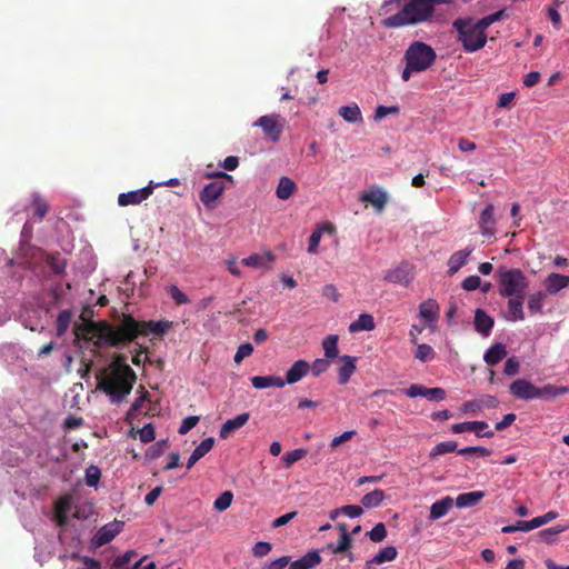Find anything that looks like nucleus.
<instances>
[{
    "instance_id": "obj_50",
    "label": "nucleus",
    "mask_w": 569,
    "mask_h": 569,
    "mask_svg": "<svg viewBox=\"0 0 569 569\" xmlns=\"http://www.w3.org/2000/svg\"><path fill=\"white\" fill-rule=\"evenodd\" d=\"M458 455H461V456H466V455H477L479 457H488L491 455V450H489L488 448L486 447H480V446H477V447H466V448H462V449H459L458 451Z\"/></svg>"
},
{
    "instance_id": "obj_2",
    "label": "nucleus",
    "mask_w": 569,
    "mask_h": 569,
    "mask_svg": "<svg viewBox=\"0 0 569 569\" xmlns=\"http://www.w3.org/2000/svg\"><path fill=\"white\" fill-rule=\"evenodd\" d=\"M433 11L435 7L430 0H410L399 12L388 17L385 20V26L388 28H399L417 24L427 21Z\"/></svg>"
},
{
    "instance_id": "obj_44",
    "label": "nucleus",
    "mask_w": 569,
    "mask_h": 569,
    "mask_svg": "<svg viewBox=\"0 0 569 569\" xmlns=\"http://www.w3.org/2000/svg\"><path fill=\"white\" fill-rule=\"evenodd\" d=\"M233 500V493L229 490L223 491L213 502V507L217 511L227 510Z\"/></svg>"
},
{
    "instance_id": "obj_34",
    "label": "nucleus",
    "mask_w": 569,
    "mask_h": 569,
    "mask_svg": "<svg viewBox=\"0 0 569 569\" xmlns=\"http://www.w3.org/2000/svg\"><path fill=\"white\" fill-rule=\"evenodd\" d=\"M507 356L506 346L498 342L491 346L485 353L483 360L489 366L499 363Z\"/></svg>"
},
{
    "instance_id": "obj_20",
    "label": "nucleus",
    "mask_w": 569,
    "mask_h": 569,
    "mask_svg": "<svg viewBox=\"0 0 569 569\" xmlns=\"http://www.w3.org/2000/svg\"><path fill=\"white\" fill-rule=\"evenodd\" d=\"M496 220L493 218V206L489 203L481 212L479 218V226L481 233L486 237H492L495 234Z\"/></svg>"
},
{
    "instance_id": "obj_58",
    "label": "nucleus",
    "mask_w": 569,
    "mask_h": 569,
    "mask_svg": "<svg viewBox=\"0 0 569 569\" xmlns=\"http://www.w3.org/2000/svg\"><path fill=\"white\" fill-rule=\"evenodd\" d=\"M427 387L422 385H411L409 388L403 389L402 392L409 398L426 397Z\"/></svg>"
},
{
    "instance_id": "obj_42",
    "label": "nucleus",
    "mask_w": 569,
    "mask_h": 569,
    "mask_svg": "<svg viewBox=\"0 0 569 569\" xmlns=\"http://www.w3.org/2000/svg\"><path fill=\"white\" fill-rule=\"evenodd\" d=\"M71 319H72V313L70 310H62L59 312L58 315V318H57V336L58 337H62L70 323H71Z\"/></svg>"
},
{
    "instance_id": "obj_48",
    "label": "nucleus",
    "mask_w": 569,
    "mask_h": 569,
    "mask_svg": "<svg viewBox=\"0 0 569 569\" xmlns=\"http://www.w3.org/2000/svg\"><path fill=\"white\" fill-rule=\"evenodd\" d=\"M101 471L97 466H89L86 469V483L89 487H96L100 480Z\"/></svg>"
},
{
    "instance_id": "obj_60",
    "label": "nucleus",
    "mask_w": 569,
    "mask_h": 569,
    "mask_svg": "<svg viewBox=\"0 0 569 569\" xmlns=\"http://www.w3.org/2000/svg\"><path fill=\"white\" fill-rule=\"evenodd\" d=\"M271 548L269 542L258 541L252 548V553L258 558H262L271 551Z\"/></svg>"
},
{
    "instance_id": "obj_59",
    "label": "nucleus",
    "mask_w": 569,
    "mask_h": 569,
    "mask_svg": "<svg viewBox=\"0 0 569 569\" xmlns=\"http://www.w3.org/2000/svg\"><path fill=\"white\" fill-rule=\"evenodd\" d=\"M169 293L177 305H183L189 302V298L183 293L177 286L172 284L169 288Z\"/></svg>"
},
{
    "instance_id": "obj_55",
    "label": "nucleus",
    "mask_w": 569,
    "mask_h": 569,
    "mask_svg": "<svg viewBox=\"0 0 569 569\" xmlns=\"http://www.w3.org/2000/svg\"><path fill=\"white\" fill-rule=\"evenodd\" d=\"M199 422L198 416H189L184 418L178 429L180 435L188 433Z\"/></svg>"
},
{
    "instance_id": "obj_19",
    "label": "nucleus",
    "mask_w": 569,
    "mask_h": 569,
    "mask_svg": "<svg viewBox=\"0 0 569 569\" xmlns=\"http://www.w3.org/2000/svg\"><path fill=\"white\" fill-rule=\"evenodd\" d=\"M322 561L318 550L307 552L303 557L289 563V569H312Z\"/></svg>"
},
{
    "instance_id": "obj_45",
    "label": "nucleus",
    "mask_w": 569,
    "mask_h": 569,
    "mask_svg": "<svg viewBox=\"0 0 569 569\" xmlns=\"http://www.w3.org/2000/svg\"><path fill=\"white\" fill-rule=\"evenodd\" d=\"M32 203L36 208V212H34L36 217L38 218V220H42L49 209L47 202L40 197L39 193L34 192L32 194Z\"/></svg>"
},
{
    "instance_id": "obj_53",
    "label": "nucleus",
    "mask_w": 569,
    "mask_h": 569,
    "mask_svg": "<svg viewBox=\"0 0 569 569\" xmlns=\"http://www.w3.org/2000/svg\"><path fill=\"white\" fill-rule=\"evenodd\" d=\"M398 112H399V107L398 106H390V107L378 106L376 111H375V120L379 121V120H382L383 118H386L389 114H396Z\"/></svg>"
},
{
    "instance_id": "obj_41",
    "label": "nucleus",
    "mask_w": 569,
    "mask_h": 569,
    "mask_svg": "<svg viewBox=\"0 0 569 569\" xmlns=\"http://www.w3.org/2000/svg\"><path fill=\"white\" fill-rule=\"evenodd\" d=\"M322 348L327 359H333L338 356V336L330 335L322 341Z\"/></svg>"
},
{
    "instance_id": "obj_1",
    "label": "nucleus",
    "mask_w": 569,
    "mask_h": 569,
    "mask_svg": "<svg viewBox=\"0 0 569 569\" xmlns=\"http://www.w3.org/2000/svg\"><path fill=\"white\" fill-rule=\"evenodd\" d=\"M137 376L134 371L117 358L109 368V372L99 381L98 389L103 391L111 403L123 402L131 392Z\"/></svg>"
},
{
    "instance_id": "obj_39",
    "label": "nucleus",
    "mask_w": 569,
    "mask_h": 569,
    "mask_svg": "<svg viewBox=\"0 0 569 569\" xmlns=\"http://www.w3.org/2000/svg\"><path fill=\"white\" fill-rule=\"evenodd\" d=\"M568 528H569V525H557L551 528H547V529L539 531L538 535L542 541L550 545V543L555 542L556 537L559 533L566 531Z\"/></svg>"
},
{
    "instance_id": "obj_4",
    "label": "nucleus",
    "mask_w": 569,
    "mask_h": 569,
    "mask_svg": "<svg viewBox=\"0 0 569 569\" xmlns=\"http://www.w3.org/2000/svg\"><path fill=\"white\" fill-rule=\"evenodd\" d=\"M498 291L501 297L525 296L529 282L522 270L499 267L496 271Z\"/></svg>"
},
{
    "instance_id": "obj_49",
    "label": "nucleus",
    "mask_w": 569,
    "mask_h": 569,
    "mask_svg": "<svg viewBox=\"0 0 569 569\" xmlns=\"http://www.w3.org/2000/svg\"><path fill=\"white\" fill-rule=\"evenodd\" d=\"M506 13L505 9H501L495 13L488 14L481 19H479V26L483 27L486 30L488 27H490L492 23L498 22L503 19Z\"/></svg>"
},
{
    "instance_id": "obj_7",
    "label": "nucleus",
    "mask_w": 569,
    "mask_h": 569,
    "mask_svg": "<svg viewBox=\"0 0 569 569\" xmlns=\"http://www.w3.org/2000/svg\"><path fill=\"white\" fill-rule=\"evenodd\" d=\"M385 280L408 287L413 280V267L408 262H402L395 269L389 270L385 276Z\"/></svg>"
},
{
    "instance_id": "obj_35",
    "label": "nucleus",
    "mask_w": 569,
    "mask_h": 569,
    "mask_svg": "<svg viewBox=\"0 0 569 569\" xmlns=\"http://www.w3.org/2000/svg\"><path fill=\"white\" fill-rule=\"evenodd\" d=\"M297 189L296 182L289 177H281L276 190V194L280 200L289 199Z\"/></svg>"
},
{
    "instance_id": "obj_9",
    "label": "nucleus",
    "mask_w": 569,
    "mask_h": 569,
    "mask_svg": "<svg viewBox=\"0 0 569 569\" xmlns=\"http://www.w3.org/2000/svg\"><path fill=\"white\" fill-rule=\"evenodd\" d=\"M510 392L521 400L538 399L539 387L527 379H517L510 385Z\"/></svg>"
},
{
    "instance_id": "obj_10",
    "label": "nucleus",
    "mask_w": 569,
    "mask_h": 569,
    "mask_svg": "<svg viewBox=\"0 0 569 569\" xmlns=\"http://www.w3.org/2000/svg\"><path fill=\"white\" fill-rule=\"evenodd\" d=\"M453 433H462L466 431H472L477 437L492 438L495 432L489 429V426L485 421H465L455 423L451 426Z\"/></svg>"
},
{
    "instance_id": "obj_5",
    "label": "nucleus",
    "mask_w": 569,
    "mask_h": 569,
    "mask_svg": "<svg viewBox=\"0 0 569 569\" xmlns=\"http://www.w3.org/2000/svg\"><path fill=\"white\" fill-rule=\"evenodd\" d=\"M403 58L406 62L410 63L411 69L422 72L435 63L437 53L431 46L422 41H413L407 48Z\"/></svg>"
},
{
    "instance_id": "obj_54",
    "label": "nucleus",
    "mask_w": 569,
    "mask_h": 569,
    "mask_svg": "<svg viewBox=\"0 0 569 569\" xmlns=\"http://www.w3.org/2000/svg\"><path fill=\"white\" fill-rule=\"evenodd\" d=\"M329 366H330V363H329L328 359L319 358V359H316L312 362V365H310V370L313 376L318 377L321 373L326 372L328 370Z\"/></svg>"
},
{
    "instance_id": "obj_64",
    "label": "nucleus",
    "mask_w": 569,
    "mask_h": 569,
    "mask_svg": "<svg viewBox=\"0 0 569 569\" xmlns=\"http://www.w3.org/2000/svg\"><path fill=\"white\" fill-rule=\"evenodd\" d=\"M290 560L289 556H282L269 562L266 569H284L290 563Z\"/></svg>"
},
{
    "instance_id": "obj_17",
    "label": "nucleus",
    "mask_w": 569,
    "mask_h": 569,
    "mask_svg": "<svg viewBox=\"0 0 569 569\" xmlns=\"http://www.w3.org/2000/svg\"><path fill=\"white\" fill-rule=\"evenodd\" d=\"M250 415L248 412L240 413L237 417L227 420L220 428L219 437L221 439H227L236 430L243 427L249 421Z\"/></svg>"
},
{
    "instance_id": "obj_24",
    "label": "nucleus",
    "mask_w": 569,
    "mask_h": 569,
    "mask_svg": "<svg viewBox=\"0 0 569 569\" xmlns=\"http://www.w3.org/2000/svg\"><path fill=\"white\" fill-rule=\"evenodd\" d=\"M473 248H466L453 252L448 260V272L455 274L459 269L467 263L468 257L472 253Z\"/></svg>"
},
{
    "instance_id": "obj_14",
    "label": "nucleus",
    "mask_w": 569,
    "mask_h": 569,
    "mask_svg": "<svg viewBox=\"0 0 569 569\" xmlns=\"http://www.w3.org/2000/svg\"><path fill=\"white\" fill-rule=\"evenodd\" d=\"M276 260V256L271 251L263 253H253L242 259L241 263L249 268L268 271L271 269V263Z\"/></svg>"
},
{
    "instance_id": "obj_57",
    "label": "nucleus",
    "mask_w": 569,
    "mask_h": 569,
    "mask_svg": "<svg viewBox=\"0 0 569 569\" xmlns=\"http://www.w3.org/2000/svg\"><path fill=\"white\" fill-rule=\"evenodd\" d=\"M425 398L431 401H442L446 399V391L439 387L427 388Z\"/></svg>"
},
{
    "instance_id": "obj_26",
    "label": "nucleus",
    "mask_w": 569,
    "mask_h": 569,
    "mask_svg": "<svg viewBox=\"0 0 569 569\" xmlns=\"http://www.w3.org/2000/svg\"><path fill=\"white\" fill-rule=\"evenodd\" d=\"M493 318L485 312L482 309H477L475 313V328L483 336H489L493 327Z\"/></svg>"
},
{
    "instance_id": "obj_46",
    "label": "nucleus",
    "mask_w": 569,
    "mask_h": 569,
    "mask_svg": "<svg viewBox=\"0 0 569 569\" xmlns=\"http://www.w3.org/2000/svg\"><path fill=\"white\" fill-rule=\"evenodd\" d=\"M367 537H369V539L372 541V542H381L382 540L386 539L387 537V529H386V526L385 523L382 522H379L377 523L370 531H368L367 533Z\"/></svg>"
},
{
    "instance_id": "obj_25",
    "label": "nucleus",
    "mask_w": 569,
    "mask_h": 569,
    "mask_svg": "<svg viewBox=\"0 0 569 569\" xmlns=\"http://www.w3.org/2000/svg\"><path fill=\"white\" fill-rule=\"evenodd\" d=\"M398 556V551L393 546H387L379 550L377 555L366 562V568L370 569L372 565H381L393 561Z\"/></svg>"
},
{
    "instance_id": "obj_56",
    "label": "nucleus",
    "mask_w": 569,
    "mask_h": 569,
    "mask_svg": "<svg viewBox=\"0 0 569 569\" xmlns=\"http://www.w3.org/2000/svg\"><path fill=\"white\" fill-rule=\"evenodd\" d=\"M156 438L154 428L148 423L139 430V439L144 442H151Z\"/></svg>"
},
{
    "instance_id": "obj_29",
    "label": "nucleus",
    "mask_w": 569,
    "mask_h": 569,
    "mask_svg": "<svg viewBox=\"0 0 569 569\" xmlns=\"http://www.w3.org/2000/svg\"><path fill=\"white\" fill-rule=\"evenodd\" d=\"M338 114L348 123H360L363 120L361 110L357 103L340 107Z\"/></svg>"
},
{
    "instance_id": "obj_3",
    "label": "nucleus",
    "mask_w": 569,
    "mask_h": 569,
    "mask_svg": "<svg viewBox=\"0 0 569 569\" xmlns=\"http://www.w3.org/2000/svg\"><path fill=\"white\" fill-rule=\"evenodd\" d=\"M453 29L458 33L466 52H476L487 43L486 29L479 26V21L471 18H458L453 21Z\"/></svg>"
},
{
    "instance_id": "obj_12",
    "label": "nucleus",
    "mask_w": 569,
    "mask_h": 569,
    "mask_svg": "<svg viewBox=\"0 0 569 569\" xmlns=\"http://www.w3.org/2000/svg\"><path fill=\"white\" fill-rule=\"evenodd\" d=\"M224 191V184L220 181H213L203 187L200 192V200L207 209H213L216 201Z\"/></svg>"
},
{
    "instance_id": "obj_38",
    "label": "nucleus",
    "mask_w": 569,
    "mask_h": 569,
    "mask_svg": "<svg viewBox=\"0 0 569 569\" xmlns=\"http://www.w3.org/2000/svg\"><path fill=\"white\" fill-rule=\"evenodd\" d=\"M385 499V492L381 489H375L371 492L366 493L362 499L361 503L365 508H376L379 507Z\"/></svg>"
},
{
    "instance_id": "obj_32",
    "label": "nucleus",
    "mask_w": 569,
    "mask_h": 569,
    "mask_svg": "<svg viewBox=\"0 0 569 569\" xmlns=\"http://www.w3.org/2000/svg\"><path fill=\"white\" fill-rule=\"evenodd\" d=\"M375 327L373 317L370 313H361L356 321L349 325V332L371 331Z\"/></svg>"
},
{
    "instance_id": "obj_37",
    "label": "nucleus",
    "mask_w": 569,
    "mask_h": 569,
    "mask_svg": "<svg viewBox=\"0 0 569 569\" xmlns=\"http://www.w3.org/2000/svg\"><path fill=\"white\" fill-rule=\"evenodd\" d=\"M333 227L331 224H325L316 228L309 237L308 252L316 254L318 252V246L325 231L331 232Z\"/></svg>"
},
{
    "instance_id": "obj_47",
    "label": "nucleus",
    "mask_w": 569,
    "mask_h": 569,
    "mask_svg": "<svg viewBox=\"0 0 569 569\" xmlns=\"http://www.w3.org/2000/svg\"><path fill=\"white\" fill-rule=\"evenodd\" d=\"M307 455V450L303 449V448H298V449H295L290 452H287L283 457H282V460L286 465L287 468H289L290 466H292L295 462L299 461L300 459H302L305 456Z\"/></svg>"
},
{
    "instance_id": "obj_36",
    "label": "nucleus",
    "mask_w": 569,
    "mask_h": 569,
    "mask_svg": "<svg viewBox=\"0 0 569 569\" xmlns=\"http://www.w3.org/2000/svg\"><path fill=\"white\" fill-rule=\"evenodd\" d=\"M569 392V387L560 386L556 387L552 385H545L543 387H539L538 399L543 400H552L559 396L566 395Z\"/></svg>"
},
{
    "instance_id": "obj_11",
    "label": "nucleus",
    "mask_w": 569,
    "mask_h": 569,
    "mask_svg": "<svg viewBox=\"0 0 569 569\" xmlns=\"http://www.w3.org/2000/svg\"><path fill=\"white\" fill-rule=\"evenodd\" d=\"M279 118L280 116L278 114L262 116L254 121L253 126L260 127L272 141H278L282 131L281 126L278 123Z\"/></svg>"
},
{
    "instance_id": "obj_13",
    "label": "nucleus",
    "mask_w": 569,
    "mask_h": 569,
    "mask_svg": "<svg viewBox=\"0 0 569 569\" xmlns=\"http://www.w3.org/2000/svg\"><path fill=\"white\" fill-rule=\"evenodd\" d=\"M123 522L114 520L102 526L94 535L93 542L101 547L109 543L122 529Z\"/></svg>"
},
{
    "instance_id": "obj_43",
    "label": "nucleus",
    "mask_w": 569,
    "mask_h": 569,
    "mask_svg": "<svg viewBox=\"0 0 569 569\" xmlns=\"http://www.w3.org/2000/svg\"><path fill=\"white\" fill-rule=\"evenodd\" d=\"M457 442L452 440L440 442L432 448V450L430 451V457L436 458L438 456L453 452L457 450Z\"/></svg>"
},
{
    "instance_id": "obj_28",
    "label": "nucleus",
    "mask_w": 569,
    "mask_h": 569,
    "mask_svg": "<svg viewBox=\"0 0 569 569\" xmlns=\"http://www.w3.org/2000/svg\"><path fill=\"white\" fill-rule=\"evenodd\" d=\"M141 325L136 321L133 318L129 317L126 318L121 325L120 335L122 340H133L137 338L140 333Z\"/></svg>"
},
{
    "instance_id": "obj_61",
    "label": "nucleus",
    "mask_w": 569,
    "mask_h": 569,
    "mask_svg": "<svg viewBox=\"0 0 569 569\" xmlns=\"http://www.w3.org/2000/svg\"><path fill=\"white\" fill-rule=\"evenodd\" d=\"M519 361L515 358H508L505 362L503 372L507 376H516L519 372Z\"/></svg>"
},
{
    "instance_id": "obj_51",
    "label": "nucleus",
    "mask_w": 569,
    "mask_h": 569,
    "mask_svg": "<svg viewBox=\"0 0 569 569\" xmlns=\"http://www.w3.org/2000/svg\"><path fill=\"white\" fill-rule=\"evenodd\" d=\"M252 352H253V347L251 343H249V342L241 343L237 349V352L233 357V361L236 363H240L244 358L251 356Z\"/></svg>"
},
{
    "instance_id": "obj_6",
    "label": "nucleus",
    "mask_w": 569,
    "mask_h": 569,
    "mask_svg": "<svg viewBox=\"0 0 569 569\" xmlns=\"http://www.w3.org/2000/svg\"><path fill=\"white\" fill-rule=\"evenodd\" d=\"M558 516L559 515L557 511L550 510L547 513L536 517L531 520H528V521L519 520L515 525L505 526L501 529V532L512 533L516 531H523V532L531 531L533 529H537V528L557 519Z\"/></svg>"
},
{
    "instance_id": "obj_22",
    "label": "nucleus",
    "mask_w": 569,
    "mask_h": 569,
    "mask_svg": "<svg viewBox=\"0 0 569 569\" xmlns=\"http://www.w3.org/2000/svg\"><path fill=\"white\" fill-rule=\"evenodd\" d=\"M452 507H453V499L449 496L443 497L440 500H437L430 507L429 519L431 521H435V520H438V519L445 517Z\"/></svg>"
},
{
    "instance_id": "obj_23",
    "label": "nucleus",
    "mask_w": 569,
    "mask_h": 569,
    "mask_svg": "<svg viewBox=\"0 0 569 569\" xmlns=\"http://www.w3.org/2000/svg\"><path fill=\"white\" fill-rule=\"evenodd\" d=\"M214 445V438L208 437L198 445L192 451L191 456L187 461V468L191 469L197 461H199L202 457H204L208 452L211 451Z\"/></svg>"
},
{
    "instance_id": "obj_21",
    "label": "nucleus",
    "mask_w": 569,
    "mask_h": 569,
    "mask_svg": "<svg viewBox=\"0 0 569 569\" xmlns=\"http://www.w3.org/2000/svg\"><path fill=\"white\" fill-rule=\"evenodd\" d=\"M310 370V365L306 360H297L287 371L286 381L293 385L300 381Z\"/></svg>"
},
{
    "instance_id": "obj_31",
    "label": "nucleus",
    "mask_w": 569,
    "mask_h": 569,
    "mask_svg": "<svg viewBox=\"0 0 569 569\" xmlns=\"http://www.w3.org/2000/svg\"><path fill=\"white\" fill-rule=\"evenodd\" d=\"M485 497L483 491H470L460 493L456 500H453V503L460 509L463 508H470L476 506L482 498Z\"/></svg>"
},
{
    "instance_id": "obj_40",
    "label": "nucleus",
    "mask_w": 569,
    "mask_h": 569,
    "mask_svg": "<svg viewBox=\"0 0 569 569\" xmlns=\"http://www.w3.org/2000/svg\"><path fill=\"white\" fill-rule=\"evenodd\" d=\"M545 298L546 293L542 291H537L529 296L528 309L532 315L542 312Z\"/></svg>"
},
{
    "instance_id": "obj_33",
    "label": "nucleus",
    "mask_w": 569,
    "mask_h": 569,
    "mask_svg": "<svg viewBox=\"0 0 569 569\" xmlns=\"http://www.w3.org/2000/svg\"><path fill=\"white\" fill-rule=\"evenodd\" d=\"M342 366L339 368V382L346 385L356 371V358L351 356L340 357Z\"/></svg>"
},
{
    "instance_id": "obj_27",
    "label": "nucleus",
    "mask_w": 569,
    "mask_h": 569,
    "mask_svg": "<svg viewBox=\"0 0 569 569\" xmlns=\"http://www.w3.org/2000/svg\"><path fill=\"white\" fill-rule=\"evenodd\" d=\"M439 305L433 299H428L420 303L419 306V315L427 322H435L439 316Z\"/></svg>"
},
{
    "instance_id": "obj_63",
    "label": "nucleus",
    "mask_w": 569,
    "mask_h": 569,
    "mask_svg": "<svg viewBox=\"0 0 569 569\" xmlns=\"http://www.w3.org/2000/svg\"><path fill=\"white\" fill-rule=\"evenodd\" d=\"M481 286V279L478 276H469L462 281V288L467 291H472Z\"/></svg>"
},
{
    "instance_id": "obj_15",
    "label": "nucleus",
    "mask_w": 569,
    "mask_h": 569,
    "mask_svg": "<svg viewBox=\"0 0 569 569\" xmlns=\"http://www.w3.org/2000/svg\"><path fill=\"white\" fill-rule=\"evenodd\" d=\"M153 188L151 186L132 190L129 192L120 193L118 197V204L121 207H127L130 204H139L143 200L148 199L152 193Z\"/></svg>"
},
{
    "instance_id": "obj_62",
    "label": "nucleus",
    "mask_w": 569,
    "mask_h": 569,
    "mask_svg": "<svg viewBox=\"0 0 569 569\" xmlns=\"http://www.w3.org/2000/svg\"><path fill=\"white\" fill-rule=\"evenodd\" d=\"M342 515L348 516L349 518H358L363 513L362 507L358 505H348L340 508Z\"/></svg>"
},
{
    "instance_id": "obj_52",
    "label": "nucleus",
    "mask_w": 569,
    "mask_h": 569,
    "mask_svg": "<svg viewBox=\"0 0 569 569\" xmlns=\"http://www.w3.org/2000/svg\"><path fill=\"white\" fill-rule=\"evenodd\" d=\"M170 327H171V322H169L167 320L150 321L148 323L149 330L156 335L166 333Z\"/></svg>"
},
{
    "instance_id": "obj_18",
    "label": "nucleus",
    "mask_w": 569,
    "mask_h": 569,
    "mask_svg": "<svg viewBox=\"0 0 569 569\" xmlns=\"http://www.w3.org/2000/svg\"><path fill=\"white\" fill-rule=\"evenodd\" d=\"M508 313L506 319L508 321H521L525 319L523 299L525 296H510L508 297Z\"/></svg>"
},
{
    "instance_id": "obj_30",
    "label": "nucleus",
    "mask_w": 569,
    "mask_h": 569,
    "mask_svg": "<svg viewBox=\"0 0 569 569\" xmlns=\"http://www.w3.org/2000/svg\"><path fill=\"white\" fill-rule=\"evenodd\" d=\"M410 337H411L412 343L417 345V349L415 352V358L417 360H419L421 362H429L435 359L436 352L431 346H429L427 343H417V337L412 330L410 331Z\"/></svg>"
},
{
    "instance_id": "obj_8",
    "label": "nucleus",
    "mask_w": 569,
    "mask_h": 569,
    "mask_svg": "<svg viewBox=\"0 0 569 569\" xmlns=\"http://www.w3.org/2000/svg\"><path fill=\"white\" fill-rule=\"evenodd\" d=\"M359 200L361 202L371 203L376 211L380 213L388 203L389 196L381 187L373 186L368 191L362 192Z\"/></svg>"
},
{
    "instance_id": "obj_16",
    "label": "nucleus",
    "mask_w": 569,
    "mask_h": 569,
    "mask_svg": "<svg viewBox=\"0 0 569 569\" xmlns=\"http://www.w3.org/2000/svg\"><path fill=\"white\" fill-rule=\"evenodd\" d=\"M545 288L549 295H557L569 287V276L552 272L545 279Z\"/></svg>"
}]
</instances>
